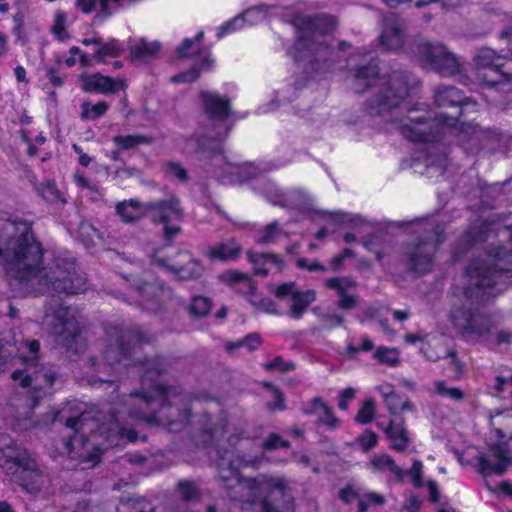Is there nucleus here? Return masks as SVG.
Masks as SVG:
<instances>
[{
  "label": "nucleus",
  "mask_w": 512,
  "mask_h": 512,
  "mask_svg": "<svg viewBox=\"0 0 512 512\" xmlns=\"http://www.w3.org/2000/svg\"><path fill=\"white\" fill-rule=\"evenodd\" d=\"M434 99L439 108H456V112L451 115L441 113L431 119L425 110L405 109L406 115L395 120L398 131L405 138L415 142H432L445 133H451L458 137L461 145H464L467 139L477 138V129L472 124L461 123L456 127L458 116L476 112L474 101L464 98L461 92L452 86L437 88Z\"/></svg>",
  "instance_id": "7ed1b4c3"
},
{
  "label": "nucleus",
  "mask_w": 512,
  "mask_h": 512,
  "mask_svg": "<svg viewBox=\"0 0 512 512\" xmlns=\"http://www.w3.org/2000/svg\"><path fill=\"white\" fill-rule=\"evenodd\" d=\"M23 467L15 474L16 481L29 493L39 492L46 482V477L38 469L34 460Z\"/></svg>",
  "instance_id": "6ab92c4d"
},
{
  "label": "nucleus",
  "mask_w": 512,
  "mask_h": 512,
  "mask_svg": "<svg viewBox=\"0 0 512 512\" xmlns=\"http://www.w3.org/2000/svg\"><path fill=\"white\" fill-rule=\"evenodd\" d=\"M77 62H80L82 65H88L89 59L78 47L73 46L70 49V57L65 60V63L67 66L71 67Z\"/></svg>",
  "instance_id": "13d9d810"
},
{
  "label": "nucleus",
  "mask_w": 512,
  "mask_h": 512,
  "mask_svg": "<svg viewBox=\"0 0 512 512\" xmlns=\"http://www.w3.org/2000/svg\"><path fill=\"white\" fill-rule=\"evenodd\" d=\"M510 237L512 233L503 230ZM512 247H497L489 251L485 259L472 261L465 272L463 296L469 301H480L495 296L505 288L506 280L512 276Z\"/></svg>",
  "instance_id": "39448f33"
},
{
  "label": "nucleus",
  "mask_w": 512,
  "mask_h": 512,
  "mask_svg": "<svg viewBox=\"0 0 512 512\" xmlns=\"http://www.w3.org/2000/svg\"><path fill=\"white\" fill-rule=\"evenodd\" d=\"M32 461L27 450L14 442L0 449V467L14 475Z\"/></svg>",
  "instance_id": "f3484780"
},
{
  "label": "nucleus",
  "mask_w": 512,
  "mask_h": 512,
  "mask_svg": "<svg viewBox=\"0 0 512 512\" xmlns=\"http://www.w3.org/2000/svg\"><path fill=\"white\" fill-rule=\"evenodd\" d=\"M206 112L213 118L225 119L229 113V100L218 94L203 92L201 94Z\"/></svg>",
  "instance_id": "bb28decb"
},
{
  "label": "nucleus",
  "mask_w": 512,
  "mask_h": 512,
  "mask_svg": "<svg viewBox=\"0 0 512 512\" xmlns=\"http://www.w3.org/2000/svg\"><path fill=\"white\" fill-rule=\"evenodd\" d=\"M423 67L439 73L442 76H454L462 71L458 57L442 43L421 41L414 51Z\"/></svg>",
  "instance_id": "9b49d317"
},
{
  "label": "nucleus",
  "mask_w": 512,
  "mask_h": 512,
  "mask_svg": "<svg viewBox=\"0 0 512 512\" xmlns=\"http://www.w3.org/2000/svg\"><path fill=\"white\" fill-rule=\"evenodd\" d=\"M375 415V407L374 402L372 400H367L363 403L362 407L359 409L355 420L360 424H367L372 421Z\"/></svg>",
  "instance_id": "09e8293b"
},
{
  "label": "nucleus",
  "mask_w": 512,
  "mask_h": 512,
  "mask_svg": "<svg viewBox=\"0 0 512 512\" xmlns=\"http://www.w3.org/2000/svg\"><path fill=\"white\" fill-rule=\"evenodd\" d=\"M166 172L170 176H172L180 181H186L188 178L186 170L181 165H179L177 163H173V162L169 163L167 165Z\"/></svg>",
  "instance_id": "bf43d9fd"
},
{
  "label": "nucleus",
  "mask_w": 512,
  "mask_h": 512,
  "mask_svg": "<svg viewBox=\"0 0 512 512\" xmlns=\"http://www.w3.org/2000/svg\"><path fill=\"white\" fill-rule=\"evenodd\" d=\"M242 343L243 347H246L248 351L252 352L260 346L261 339L258 334L251 333L248 334L244 339H242Z\"/></svg>",
  "instance_id": "0e129e2a"
},
{
  "label": "nucleus",
  "mask_w": 512,
  "mask_h": 512,
  "mask_svg": "<svg viewBox=\"0 0 512 512\" xmlns=\"http://www.w3.org/2000/svg\"><path fill=\"white\" fill-rule=\"evenodd\" d=\"M43 248L35 239L27 222H6L0 229V265L7 276L27 293L76 294L86 291L87 281L74 262L56 260L42 267ZM44 324L57 341L68 350L79 352L81 327L78 312L51 298L44 315Z\"/></svg>",
  "instance_id": "f257e3e1"
},
{
  "label": "nucleus",
  "mask_w": 512,
  "mask_h": 512,
  "mask_svg": "<svg viewBox=\"0 0 512 512\" xmlns=\"http://www.w3.org/2000/svg\"><path fill=\"white\" fill-rule=\"evenodd\" d=\"M230 173L235 177V182H244L255 178L259 174V170L250 164L229 165Z\"/></svg>",
  "instance_id": "58836bf2"
},
{
  "label": "nucleus",
  "mask_w": 512,
  "mask_h": 512,
  "mask_svg": "<svg viewBox=\"0 0 512 512\" xmlns=\"http://www.w3.org/2000/svg\"><path fill=\"white\" fill-rule=\"evenodd\" d=\"M116 212L125 223L138 221L148 212L152 213L153 221L164 225V237L167 240L173 239L181 231L179 225L170 223L174 220H181L183 216L179 200L175 197H170L162 201L149 202L146 205H142L139 201L134 199L124 200L116 205Z\"/></svg>",
  "instance_id": "6e6552de"
},
{
  "label": "nucleus",
  "mask_w": 512,
  "mask_h": 512,
  "mask_svg": "<svg viewBox=\"0 0 512 512\" xmlns=\"http://www.w3.org/2000/svg\"><path fill=\"white\" fill-rule=\"evenodd\" d=\"M76 6L83 13H90L97 6H100L101 14L104 17H107L112 13L108 8L107 0H77Z\"/></svg>",
  "instance_id": "a18cd8bd"
},
{
  "label": "nucleus",
  "mask_w": 512,
  "mask_h": 512,
  "mask_svg": "<svg viewBox=\"0 0 512 512\" xmlns=\"http://www.w3.org/2000/svg\"><path fill=\"white\" fill-rule=\"evenodd\" d=\"M278 447L289 448L290 442L283 440L276 433L270 434L263 443V448L266 450H274L277 449Z\"/></svg>",
  "instance_id": "4d7b16f0"
},
{
  "label": "nucleus",
  "mask_w": 512,
  "mask_h": 512,
  "mask_svg": "<svg viewBox=\"0 0 512 512\" xmlns=\"http://www.w3.org/2000/svg\"><path fill=\"white\" fill-rule=\"evenodd\" d=\"M443 229L435 227L423 240L409 244L405 250L404 262L409 271L426 274L431 271L434 255L443 242Z\"/></svg>",
  "instance_id": "f8f14e48"
},
{
  "label": "nucleus",
  "mask_w": 512,
  "mask_h": 512,
  "mask_svg": "<svg viewBox=\"0 0 512 512\" xmlns=\"http://www.w3.org/2000/svg\"><path fill=\"white\" fill-rule=\"evenodd\" d=\"M199 76V71L193 68L192 70L180 73L178 75H175L172 77V82L174 83H186V82H193L195 81Z\"/></svg>",
  "instance_id": "e2e57ef3"
},
{
  "label": "nucleus",
  "mask_w": 512,
  "mask_h": 512,
  "mask_svg": "<svg viewBox=\"0 0 512 512\" xmlns=\"http://www.w3.org/2000/svg\"><path fill=\"white\" fill-rule=\"evenodd\" d=\"M296 265L297 267H299L300 269H306L308 271H322V272H325L326 271V267L323 266L322 264H320L318 261H312V262H309L307 259H304V258H300L296 261Z\"/></svg>",
  "instance_id": "680f3d73"
},
{
  "label": "nucleus",
  "mask_w": 512,
  "mask_h": 512,
  "mask_svg": "<svg viewBox=\"0 0 512 512\" xmlns=\"http://www.w3.org/2000/svg\"><path fill=\"white\" fill-rule=\"evenodd\" d=\"M211 300L207 297L196 296L193 297L190 312L196 316L203 317L210 312Z\"/></svg>",
  "instance_id": "49530a36"
},
{
  "label": "nucleus",
  "mask_w": 512,
  "mask_h": 512,
  "mask_svg": "<svg viewBox=\"0 0 512 512\" xmlns=\"http://www.w3.org/2000/svg\"><path fill=\"white\" fill-rule=\"evenodd\" d=\"M109 104L105 101H99L95 104L89 101L81 103L80 118L84 121L96 120L102 117L109 109Z\"/></svg>",
  "instance_id": "2f4dec72"
},
{
  "label": "nucleus",
  "mask_w": 512,
  "mask_h": 512,
  "mask_svg": "<svg viewBox=\"0 0 512 512\" xmlns=\"http://www.w3.org/2000/svg\"><path fill=\"white\" fill-rule=\"evenodd\" d=\"M313 313L317 315L325 329H334L339 326H343L345 318L342 314L336 311H327L321 313L320 308H313Z\"/></svg>",
  "instance_id": "e433bc0d"
},
{
  "label": "nucleus",
  "mask_w": 512,
  "mask_h": 512,
  "mask_svg": "<svg viewBox=\"0 0 512 512\" xmlns=\"http://www.w3.org/2000/svg\"><path fill=\"white\" fill-rule=\"evenodd\" d=\"M435 390L440 396L456 402H461L465 398V393L460 388L448 387L444 381L435 382Z\"/></svg>",
  "instance_id": "37998d69"
},
{
  "label": "nucleus",
  "mask_w": 512,
  "mask_h": 512,
  "mask_svg": "<svg viewBox=\"0 0 512 512\" xmlns=\"http://www.w3.org/2000/svg\"><path fill=\"white\" fill-rule=\"evenodd\" d=\"M241 461L232 451L226 450L216 463L219 479L226 489L248 490V502L255 503L262 495L263 512H293V498L286 481L280 477L261 475L254 479H242L239 475Z\"/></svg>",
  "instance_id": "20e7f679"
},
{
  "label": "nucleus",
  "mask_w": 512,
  "mask_h": 512,
  "mask_svg": "<svg viewBox=\"0 0 512 512\" xmlns=\"http://www.w3.org/2000/svg\"><path fill=\"white\" fill-rule=\"evenodd\" d=\"M247 256L250 263L254 266V272L256 275L266 276L268 274V270L264 268L265 264H272L279 271L282 270L284 265L282 258L272 253H256L249 251Z\"/></svg>",
  "instance_id": "cd10ccee"
},
{
  "label": "nucleus",
  "mask_w": 512,
  "mask_h": 512,
  "mask_svg": "<svg viewBox=\"0 0 512 512\" xmlns=\"http://www.w3.org/2000/svg\"><path fill=\"white\" fill-rule=\"evenodd\" d=\"M242 251L241 246L233 239L217 243L205 250V255L212 261H234Z\"/></svg>",
  "instance_id": "b1692460"
},
{
  "label": "nucleus",
  "mask_w": 512,
  "mask_h": 512,
  "mask_svg": "<svg viewBox=\"0 0 512 512\" xmlns=\"http://www.w3.org/2000/svg\"><path fill=\"white\" fill-rule=\"evenodd\" d=\"M357 442L364 452H368L377 445L378 436L374 432L368 430L357 438Z\"/></svg>",
  "instance_id": "864d4df0"
},
{
  "label": "nucleus",
  "mask_w": 512,
  "mask_h": 512,
  "mask_svg": "<svg viewBox=\"0 0 512 512\" xmlns=\"http://www.w3.org/2000/svg\"><path fill=\"white\" fill-rule=\"evenodd\" d=\"M39 192L41 196L48 202L55 203L58 201L65 202L61 197V193L57 189L55 183L47 182L40 186Z\"/></svg>",
  "instance_id": "de8ad7c7"
},
{
  "label": "nucleus",
  "mask_w": 512,
  "mask_h": 512,
  "mask_svg": "<svg viewBox=\"0 0 512 512\" xmlns=\"http://www.w3.org/2000/svg\"><path fill=\"white\" fill-rule=\"evenodd\" d=\"M374 358L390 366H396L399 363V353L395 348L380 346L374 352Z\"/></svg>",
  "instance_id": "79ce46f5"
},
{
  "label": "nucleus",
  "mask_w": 512,
  "mask_h": 512,
  "mask_svg": "<svg viewBox=\"0 0 512 512\" xmlns=\"http://www.w3.org/2000/svg\"><path fill=\"white\" fill-rule=\"evenodd\" d=\"M267 14L268 11L265 6L249 8L241 16H237L225 25L219 27L217 36L221 38L230 31L241 29L245 22L250 25L261 22L266 18Z\"/></svg>",
  "instance_id": "412c9836"
},
{
  "label": "nucleus",
  "mask_w": 512,
  "mask_h": 512,
  "mask_svg": "<svg viewBox=\"0 0 512 512\" xmlns=\"http://www.w3.org/2000/svg\"><path fill=\"white\" fill-rule=\"evenodd\" d=\"M368 466L375 473L390 472L397 481H403L405 477V471L395 463L390 455L385 453L373 455L369 460Z\"/></svg>",
  "instance_id": "393cba45"
},
{
  "label": "nucleus",
  "mask_w": 512,
  "mask_h": 512,
  "mask_svg": "<svg viewBox=\"0 0 512 512\" xmlns=\"http://www.w3.org/2000/svg\"><path fill=\"white\" fill-rule=\"evenodd\" d=\"M145 309L155 312L171 297V291L160 283H144L138 287Z\"/></svg>",
  "instance_id": "a211bd4d"
},
{
  "label": "nucleus",
  "mask_w": 512,
  "mask_h": 512,
  "mask_svg": "<svg viewBox=\"0 0 512 512\" xmlns=\"http://www.w3.org/2000/svg\"><path fill=\"white\" fill-rule=\"evenodd\" d=\"M512 343V332L508 330H499L495 336V344L498 346L501 345H510Z\"/></svg>",
  "instance_id": "774afa93"
},
{
  "label": "nucleus",
  "mask_w": 512,
  "mask_h": 512,
  "mask_svg": "<svg viewBox=\"0 0 512 512\" xmlns=\"http://www.w3.org/2000/svg\"><path fill=\"white\" fill-rule=\"evenodd\" d=\"M82 82V89L85 92H97L102 94L115 93L125 86L124 81L113 79L99 73L84 77Z\"/></svg>",
  "instance_id": "aec40b11"
},
{
  "label": "nucleus",
  "mask_w": 512,
  "mask_h": 512,
  "mask_svg": "<svg viewBox=\"0 0 512 512\" xmlns=\"http://www.w3.org/2000/svg\"><path fill=\"white\" fill-rule=\"evenodd\" d=\"M40 343L37 340H26L18 347V358L26 366L24 370H15L11 374L13 381L22 388L32 387L34 392L51 387L56 373L51 367L38 366Z\"/></svg>",
  "instance_id": "1a4fd4ad"
},
{
  "label": "nucleus",
  "mask_w": 512,
  "mask_h": 512,
  "mask_svg": "<svg viewBox=\"0 0 512 512\" xmlns=\"http://www.w3.org/2000/svg\"><path fill=\"white\" fill-rule=\"evenodd\" d=\"M298 290L295 289V284L293 282L283 283L275 288L274 294L276 297L282 299L286 296H290L292 298L293 294Z\"/></svg>",
  "instance_id": "052dcab7"
},
{
  "label": "nucleus",
  "mask_w": 512,
  "mask_h": 512,
  "mask_svg": "<svg viewBox=\"0 0 512 512\" xmlns=\"http://www.w3.org/2000/svg\"><path fill=\"white\" fill-rule=\"evenodd\" d=\"M405 40L403 25L394 20H387L380 35V43L386 50L402 48Z\"/></svg>",
  "instance_id": "5701e85b"
},
{
  "label": "nucleus",
  "mask_w": 512,
  "mask_h": 512,
  "mask_svg": "<svg viewBox=\"0 0 512 512\" xmlns=\"http://www.w3.org/2000/svg\"><path fill=\"white\" fill-rule=\"evenodd\" d=\"M325 286L340 297L353 292L357 288V282L350 277H333L325 281Z\"/></svg>",
  "instance_id": "72a5a7b5"
},
{
  "label": "nucleus",
  "mask_w": 512,
  "mask_h": 512,
  "mask_svg": "<svg viewBox=\"0 0 512 512\" xmlns=\"http://www.w3.org/2000/svg\"><path fill=\"white\" fill-rule=\"evenodd\" d=\"M411 75L404 71H394L387 77H378V66L370 62L368 66L357 69L353 89L363 93L367 88H377V94L369 101L367 110L371 115H380L399 104L408 96L411 87Z\"/></svg>",
  "instance_id": "423d86ee"
},
{
  "label": "nucleus",
  "mask_w": 512,
  "mask_h": 512,
  "mask_svg": "<svg viewBox=\"0 0 512 512\" xmlns=\"http://www.w3.org/2000/svg\"><path fill=\"white\" fill-rule=\"evenodd\" d=\"M293 25L299 30L298 38L290 50V54L296 61L309 60L315 70H326L330 66L326 65L331 49L323 40L318 39L316 30L325 25L323 32L332 30L336 25V20L330 15H320L311 18L304 15H297L293 20Z\"/></svg>",
  "instance_id": "0eeeda50"
},
{
  "label": "nucleus",
  "mask_w": 512,
  "mask_h": 512,
  "mask_svg": "<svg viewBox=\"0 0 512 512\" xmlns=\"http://www.w3.org/2000/svg\"><path fill=\"white\" fill-rule=\"evenodd\" d=\"M384 431L390 440V446L392 449L398 452H403L408 448L410 444V437L403 421L397 422L396 420H391Z\"/></svg>",
  "instance_id": "a878e982"
},
{
  "label": "nucleus",
  "mask_w": 512,
  "mask_h": 512,
  "mask_svg": "<svg viewBox=\"0 0 512 512\" xmlns=\"http://www.w3.org/2000/svg\"><path fill=\"white\" fill-rule=\"evenodd\" d=\"M495 390L499 393L503 392L506 385L512 384V372L505 374L504 372L500 373L495 378Z\"/></svg>",
  "instance_id": "69168bd1"
},
{
  "label": "nucleus",
  "mask_w": 512,
  "mask_h": 512,
  "mask_svg": "<svg viewBox=\"0 0 512 512\" xmlns=\"http://www.w3.org/2000/svg\"><path fill=\"white\" fill-rule=\"evenodd\" d=\"M107 334L114 339L115 343H110L104 354L105 363L103 367H110L118 370L117 366L127 367L131 364V358L128 355L130 345L133 342L132 349L145 341V335L140 330H121L117 327L110 328Z\"/></svg>",
  "instance_id": "4468645a"
},
{
  "label": "nucleus",
  "mask_w": 512,
  "mask_h": 512,
  "mask_svg": "<svg viewBox=\"0 0 512 512\" xmlns=\"http://www.w3.org/2000/svg\"><path fill=\"white\" fill-rule=\"evenodd\" d=\"M359 302V296L354 293H349L338 297L336 305L341 310H351L354 309Z\"/></svg>",
  "instance_id": "5fc2aeb1"
},
{
  "label": "nucleus",
  "mask_w": 512,
  "mask_h": 512,
  "mask_svg": "<svg viewBox=\"0 0 512 512\" xmlns=\"http://www.w3.org/2000/svg\"><path fill=\"white\" fill-rule=\"evenodd\" d=\"M283 235V230L276 221L266 225L260 232L257 242L262 245L275 243Z\"/></svg>",
  "instance_id": "ea45409f"
},
{
  "label": "nucleus",
  "mask_w": 512,
  "mask_h": 512,
  "mask_svg": "<svg viewBox=\"0 0 512 512\" xmlns=\"http://www.w3.org/2000/svg\"><path fill=\"white\" fill-rule=\"evenodd\" d=\"M490 451L493 460L485 455L478 457L479 472L485 477L502 475L512 464V453L506 443L496 444Z\"/></svg>",
  "instance_id": "dca6fc26"
},
{
  "label": "nucleus",
  "mask_w": 512,
  "mask_h": 512,
  "mask_svg": "<svg viewBox=\"0 0 512 512\" xmlns=\"http://www.w3.org/2000/svg\"><path fill=\"white\" fill-rule=\"evenodd\" d=\"M150 257L153 264L172 272L181 280L196 279L203 272L201 264L187 252H176L172 248H158Z\"/></svg>",
  "instance_id": "ddd939ff"
},
{
  "label": "nucleus",
  "mask_w": 512,
  "mask_h": 512,
  "mask_svg": "<svg viewBox=\"0 0 512 512\" xmlns=\"http://www.w3.org/2000/svg\"><path fill=\"white\" fill-rule=\"evenodd\" d=\"M451 321L462 335L478 339H487L498 324L493 316L474 312L464 306L452 310Z\"/></svg>",
  "instance_id": "2eb2a0df"
},
{
  "label": "nucleus",
  "mask_w": 512,
  "mask_h": 512,
  "mask_svg": "<svg viewBox=\"0 0 512 512\" xmlns=\"http://www.w3.org/2000/svg\"><path fill=\"white\" fill-rule=\"evenodd\" d=\"M67 15L62 11H57L54 16V24L51 28L55 38L64 42L69 39V34L66 30Z\"/></svg>",
  "instance_id": "a19ab883"
},
{
  "label": "nucleus",
  "mask_w": 512,
  "mask_h": 512,
  "mask_svg": "<svg viewBox=\"0 0 512 512\" xmlns=\"http://www.w3.org/2000/svg\"><path fill=\"white\" fill-rule=\"evenodd\" d=\"M304 413L307 415H315L318 423L324 424L329 428H335L338 424V419L321 398H314L311 402V407L305 409Z\"/></svg>",
  "instance_id": "c85d7f7f"
},
{
  "label": "nucleus",
  "mask_w": 512,
  "mask_h": 512,
  "mask_svg": "<svg viewBox=\"0 0 512 512\" xmlns=\"http://www.w3.org/2000/svg\"><path fill=\"white\" fill-rule=\"evenodd\" d=\"M219 278L222 282L229 285L234 291L243 294L249 298L256 292V287L251 278L237 270H227L223 272Z\"/></svg>",
  "instance_id": "4be33fe9"
},
{
  "label": "nucleus",
  "mask_w": 512,
  "mask_h": 512,
  "mask_svg": "<svg viewBox=\"0 0 512 512\" xmlns=\"http://www.w3.org/2000/svg\"><path fill=\"white\" fill-rule=\"evenodd\" d=\"M406 474L409 475L415 487L419 488L423 485V464L420 460H414L411 468L407 472H405V475Z\"/></svg>",
  "instance_id": "603ef678"
},
{
  "label": "nucleus",
  "mask_w": 512,
  "mask_h": 512,
  "mask_svg": "<svg viewBox=\"0 0 512 512\" xmlns=\"http://www.w3.org/2000/svg\"><path fill=\"white\" fill-rule=\"evenodd\" d=\"M248 301L252 306L261 312L277 314V306L274 301L269 298L261 297L257 295L256 292L252 294Z\"/></svg>",
  "instance_id": "c03bdc74"
},
{
  "label": "nucleus",
  "mask_w": 512,
  "mask_h": 512,
  "mask_svg": "<svg viewBox=\"0 0 512 512\" xmlns=\"http://www.w3.org/2000/svg\"><path fill=\"white\" fill-rule=\"evenodd\" d=\"M179 492L184 500H193L198 496V489L190 481H181L178 484Z\"/></svg>",
  "instance_id": "6e6d98bb"
},
{
  "label": "nucleus",
  "mask_w": 512,
  "mask_h": 512,
  "mask_svg": "<svg viewBox=\"0 0 512 512\" xmlns=\"http://www.w3.org/2000/svg\"><path fill=\"white\" fill-rule=\"evenodd\" d=\"M113 142L123 150H129L140 145H148L152 142V139L146 135H117L113 138Z\"/></svg>",
  "instance_id": "c9c22d12"
},
{
  "label": "nucleus",
  "mask_w": 512,
  "mask_h": 512,
  "mask_svg": "<svg viewBox=\"0 0 512 512\" xmlns=\"http://www.w3.org/2000/svg\"><path fill=\"white\" fill-rule=\"evenodd\" d=\"M267 371L278 370L280 372H289L295 369V364L291 361H285L282 357L277 356L272 361L263 365Z\"/></svg>",
  "instance_id": "8fccbe9b"
},
{
  "label": "nucleus",
  "mask_w": 512,
  "mask_h": 512,
  "mask_svg": "<svg viewBox=\"0 0 512 512\" xmlns=\"http://www.w3.org/2000/svg\"><path fill=\"white\" fill-rule=\"evenodd\" d=\"M121 51H122V46L120 45V43L117 40L112 39V40H109L108 42H103L100 39V45H98L95 50L94 58L98 62H103L108 57L113 58V57L119 56Z\"/></svg>",
  "instance_id": "f704fd0d"
},
{
  "label": "nucleus",
  "mask_w": 512,
  "mask_h": 512,
  "mask_svg": "<svg viewBox=\"0 0 512 512\" xmlns=\"http://www.w3.org/2000/svg\"><path fill=\"white\" fill-rule=\"evenodd\" d=\"M355 391L352 388H346L340 393L338 406L341 410H346L348 402L354 398Z\"/></svg>",
  "instance_id": "338daca9"
},
{
  "label": "nucleus",
  "mask_w": 512,
  "mask_h": 512,
  "mask_svg": "<svg viewBox=\"0 0 512 512\" xmlns=\"http://www.w3.org/2000/svg\"><path fill=\"white\" fill-rule=\"evenodd\" d=\"M315 299L316 293L314 290L297 291L291 298L292 304L289 309V316L293 319H300Z\"/></svg>",
  "instance_id": "c756f323"
},
{
  "label": "nucleus",
  "mask_w": 512,
  "mask_h": 512,
  "mask_svg": "<svg viewBox=\"0 0 512 512\" xmlns=\"http://www.w3.org/2000/svg\"><path fill=\"white\" fill-rule=\"evenodd\" d=\"M387 409L393 415L399 411H412L413 405L408 398L397 394L396 392L384 400Z\"/></svg>",
  "instance_id": "4c0bfd02"
},
{
  "label": "nucleus",
  "mask_w": 512,
  "mask_h": 512,
  "mask_svg": "<svg viewBox=\"0 0 512 512\" xmlns=\"http://www.w3.org/2000/svg\"><path fill=\"white\" fill-rule=\"evenodd\" d=\"M203 38V32H199L195 39H185L183 43L177 48V54L180 58L188 57L194 53V47Z\"/></svg>",
  "instance_id": "3c124183"
},
{
  "label": "nucleus",
  "mask_w": 512,
  "mask_h": 512,
  "mask_svg": "<svg viewBox=\"0 0 512 512\" xmlns=\"http://www.w3.org/2000/svg\"><path fill=\"white\" fill-rule=\"evenodd\" d=\"M191 396L179 388L157 385L151 392H132L124 396L117 406V414L92 417L90 412L66 420V427L74 434L65 442L73 459L89 463L94 467L104 449L135 442L138 437L134 429L123 422L125 414L132 419L145 420L149 424L163 425L171 432L182 430L190 417Z\"/></svg>",
  "instance_id": "f03ea898"
},
{
  "label": "nucleus",
  "mask_w": 512,
  "mask_h": 512,
  "mask_svg": "<svg viewBox=\"0 0 512 512\" xmlns=\"http://www.w3.org/2000/svg\"><path fill=\"white\" fill-rule=\"evenodd\" d=\"M160 48L158 41H147L142 38L130 45V53L135 59L147 60L158 54Z\"/></svg>",
  "instance_id": "7c9ffc66"
},
{
  "label": "nucleus",
  "mask_w": 512,
  "mask_h": 512,
  "mask_svg": "<svg viewBox=\"0 0 512 512\" xmlns=\"http://www.w3.org/2000/svg\"><path fill=\"white\" fill-rule=\"evenodd\" d=\"M476 78L489 87L506 91L512 86V73L507 69V59L490 48H481L473 58Z\"/></svg>",
  "instance_id": "9d476101"
},
{
  "label": "nucleus",
  "mask_w": 512,
  "mask_h": 512,
  "mask_svg": "<svg viewBox=\"0 0 512 512\" xmlns=\"http://www.w3.org/2000/svg\"><path fill=\"white\" fill-rule=\"evenodd\" d=\"M494 234V229L488 223H481L478 227H474L472 230L465 233L462 241L467 246H473L478 242L486 241L490 236Z\"/></svg>",
  "instance_id": "473e14b6"
}]
</instances>
